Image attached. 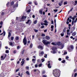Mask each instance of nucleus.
I'll use <instances>...</instances> for the list:
<instances>
[{
    "label": "nucleus",
    "instance_id": "obj_56",
    "mask_svg": "<svg viewBox=\"0 0 77 77\" xmlns=\"http://www.w3.org/2000/svg\"><path fill=\"white\" fill-rule=\"evenodd\" d=\"M77 75V74L76 73H75V74H74V77H76Z\"/></svg>",
    "mask_w": 77,
    "mask_h": 77
},
{
    "label": "nucleus",
    "instance_id": "obj_53",
    "mask_svg": "<svg viewBox=\"0 0 77 77\" xmlns=\"http://www.w3.org/2000/svg\"><path fill=\"white\" fill-rule=\"evenodd\" d=\"M30 11H31V10L30 9H29L28 10H27V12L28 13Z\"/></svg>",
    "mask_w": 77,
    "mask_h": 77
},
{
    "label": "nucleus",
    "instance_id": "obj_49",
    "mask_svg": "<svg viewBox=\"0 0 77 77\" xmlns=\"http://www.w3.org/2000/svg\"><path fill=\"white\" fill-rule=\"evenodd\" d=\"M44 22L45 23H48V22L47 21V20H44Z\"/></svg>",
    "mask_w": 77,
    "mask_h": 77
},
{
    "label": "nucleus",
    "instance_id": "obj_34",
    "mask_svg": "<svg viewBox=\"0 0 77 77\" xmlns=\"http://www.w3.org/2000/svg\"><path fill=\"white\" fill-rule=\"evenodd\" d=\"M26 73L27 75H29V74H30L29 72L28 71H27L26 72Z\"/></svg>",
    "mask_w": 77,
    "mask_h": 77
},
{
    "label": "nucleus",
    "instance_id": "obj_39",
    "mask_svg": "<svg viewBox=\"0 0 77 77\" xmlns=\"http://www.w3.org/2000/svg\"><path fill=\"white\" fill-rule=\"evenodd\" d=\"M67 54V52H66V51H65L64 53L63 54H62V55H65V54Z\"/></svg>",
    "mask_w": 77,
    "mask_h": 77
},
{
    "label": "nucleus",
    "instance_id": "obj_52",
    "mask_svg": "<svg viewBox=\"0 0 77 77\" xmlns=\"http://www.w3.org/2000/svg\"><path fill=\"white\" fill-rule=\"evenodd\" d=\"M42 64H40L38 66L39 67H40L42 66Z\"/></svg>",
    "mask_w": 77,
    "mask_h": 77
},
{
    "label": "nucleus",
    "instance_id": "obj_43",
    "mask_svg": "<svg viewBox=\"0 0 77 77\" xmlns=\"http://www.w3.org/2000/svg\"><path fill=\"white\" fill-rule=\"evenodd\" d=\"M34 4L35 5H38V4L37 3V2H34Z\"/></svg>",
    "mask_w": 77,
    "mask_h": 77
},
{
    "label": "nucleus",
    "instance_id": "obj_58",
    "mask_svg": "<svg viewBox=\"0 0 77 77\" xmlns=\"http://www.w3.org/2000/svg\"><path fill=\"white\" fill-rule=\"evenodd\" d=\"M53 53L54 54H55L56 51H55V50L53 51Z\"/></svg>",
    "mask_w": 77,
    "mask_h": 77
},
{
    "label": "nucleus",
    "instance_id": "obj_14",
    "mask_svg": "<svg viewBox=\"0 0 77 77\" xmlns=\"http://www.w3.org/2000/svg\"><path fill=\"white\" fill-rule=\"evenodd\" d=\"M38 48H41V50H43V46L41 45H39V46H38Z\"/></svg>",
    "mask_w": 77,
    "mask_h": 77
},
{
    "label": "nucleus",
    "instance_id": "obj_63",
    "mask_svg": "<svg viewBox=\"0 0 77 77\" xmlns=\"http://www.w3.org/2000/svg\"><path fill=\"white\" fill-rule=\"evenodd\" d=\"M58 60H59V61H61V60H62V59H61V58H59L58 59Z\"/></svg>",
    "mask_w": 77,
    "mask_h": 77
},
{
    "label": "nucleus",
    "instance_id": "obj_4",
    "mask_svg": "<svg viewBox=\"0 0 77 77\" xmlns=\"http://www.w3.org/2000/svg\"><path fill=\"white\" fill-rule=\"evenodd\" d=\"M27 42V40L25 36L24 37V38L23 40V44L25 45H26Z\"/></svg>",
    "mask_w": 77,
    "mask_h": 77
},
{
    "label": "nucleus",
    "instance_id": "obj_23",
    "mask_svg": "<svg viewBox=\"0 0 77 77\" xmlns=\"http://www.w3.org/2000/svg\"><path fill=\"white\" fill-rule=\"evenodd\" d=\"M76 35V33L75 32H74L72 34V36H75Z\"/></svg>",
    "mask_w": 77,
    "mask_h": 77
},
{
    "label": "nucleus",
    "instance_id": "obj_51",
    "mask_svg": "<svg viewBox=\"0 0 77 77\" xmlns=\"http://www.w3.org/2000/svg\"><path fill=\"white\" fill-rule=\"evenodd\" d=\"M14 39V37H11V40H13Z\"/></svg>",
    "mask_w": 77,
    "mask_h": 77
},
{
    "label": "nucleus",
    "instance_id": "obj_33",
    "mask_svg": "<svg viewBox=\"0 0 77 77\" xmlns=\"http://www.w3.org/2000/svg\"><path fill=\"white\" fill-rule=\"evenodd\" d=\"M0 77H4V75L3 73H1L0 74Z\"/></svg>",
    "mask_w": 77,
    "mask_h": 77
},
{
    "label": "nucleus",
    "instance_id": "obj_20",
    "mask_svg": "<svg viewBox=\"0 0 77 77\" xmlns=\"http://www.w3.org/2000/svg\"><path fill=\"white\" fill-rule=\"evenodd\" d=\"M57 45L59 46H60V45H62V44L60 42H58L57 43Z\"/></svg>",
    "mask_w": 77,
    "mask_h": 77
},
{
    "label": "nucleus",
    "instance_id": "obj_11",
    "mask_svg": "<svg viewBox=\"0 0 77 77\" xmlns=\"http://www.w3.org/2000/svg\"><path fill=\"white\" fill-rule=\"evenodd\" d=\"M18 7V3L17 2L16 3V4L15 5H14L13 7L14 8H16V7Z\"/></svg>",
    "mask_w": 77,
    "mask_h": 77
},
{
    "label": "nucleus",
    "instance_id": "obj_26",
    "mask_svg": "<svg viewBox=\"0 0 77 77\" xmlns=\"http://www.w3.org/2000/svg\"><path fill=\"white\" fill-rule=\"evenodd\" d=\"M9 4H10L9 2H8V3H7V4H6V6H7V7H9Z\"/></svg>",
    "mask_w": 77,
    "mask_h": 77
},
{
    "label": "nucleus",
    "instance_id": "obj_15",
    "mask_svg": "<svg viewBox=\"0 0 77 77\" xmlns=\"http://www.w3.org/2000/svg\"><path fill=\"white\" fill-rule=\"evenodd\" d=\"M73 50L71 48L69 47L68 48V50L69 52Z\"/></svg>",
    "mask_w": 77,
    "mask_h": 77
},
{
    "label": "nucleus",
    "instance_id": "obj_48",
    "mask_svg": "<svg viewBox=\"0 0 77 77\" xmlns=\"http://www.w3.org/2000/svg\"><path fill=\"white\" fill-rule=\"evenodd\" d=\"M56 48H53L52 50L53 51H55V49H56Z\"/></svg>",
    "mask_w": 77,
    "mask_h": 77
},
{
    "label": "nucleus",
    "instance_id": "obj_45",
    "mask_svg": "<svg viewBox=\"0 0 77 77\" xmlns=\"http://www.w3.org/2000/svg\"><path fill=\"white\" fill-rule=\"evenodd\" d=\"M35 59H32V61L33 63H35Z\"/></svg>",
    "mask_w": 77,
    "mask_h": 77
},
{
    "label": "nucleus",
    "instance_id": "obj_60",
    "mask_svg": "<svg viewBox=\"0 0 77 77\" xmlns=\"http://www.w3.org/2000/svg\"><path fill=\"white\" fill-rule=\"evenodd\" d=\"M20 48V46H18L17 47V49H19Z\"/></svg>",
    "mask_w": 77,
    "mask_h": 77
},
{
    "label": "nucleus",
    "instance_id": "obj_25",
    "mask_svg": "<svg viewBox=\"0 0 77 77\" xmlns=\"http://www.w3.org/2000/svg\"><path fill=\"white\" fill-rule=\"evenodd\" d=\"M11 6H13L14 4V2L13 1L11 2L10 3Z\"/></svg>",
    "mask_w": 77,
    "mask_h": 77
},
{
    "label": "nucleus",
    "instance_id": "obj_7",
    "mask_svg": "<svg viewBox=\"0 0 77 77\" xmlns=\"http://www.w3.org/2000/svg\"><path fill=\"white\" fill-rule=\"evenodd\" d=\"M26 24H28L29 25H30L32 23V21L31 20L29 19L28 20L27 22H26Z\"/></svg>",
    "mask_w": 77,
    "mask_h": 77
},
{
    "label": "nucleus",
    "instance_id": "obj_24",
    "mask_svg": "<svg viewBox=\"0 0 77 77\" xmlns=\"http://www.w3.org/2000/svg\"><path fill=\"white\" fill-rule=\"evenodd\" d=\"M64 34L63 33V32H62V33H61L60 34L61 36V37L64 36Z\"/></svg>",
    "mask_w": 77,
    "mask_h": 77
},
{
    "label": "nucleus",
    "instance_id": "obj_61",
    "mask_svg": "<svg viewBox=\"0 0 77 77\" xmlns=\"http://www.w3.org/2000/svg\"><path fill=\"white\" fill-rule=\"evenodd\" d=\"M44 28V26H42L41 27V28Z\"/></svg>",
    "mask_w": 77,
    "mask_h": 77
},
{
    "label": "nucleus",
    "instance_id": "obj_38",
    "mask_svg": "<svg viewBox=\"0 0 77 77\" xmlns=\"http://www.w3.org/2000/svg\"><path fill=\"white\" fill-rule=\"evenodd\" d=\"M74 20H72V25L73 26L74 25Z\"/></svg>",
    "mask_w": 77,
    "mask_h": 77
},
{
    "label": "nucleus",
    "instance_id": "obj_57",
    "mask_svg": "<svg viewBox=\"0 0 77 77\" xmlns=\"http://www.w3.org/2000/svg\"><path fill=\"white\" fill-rule=\"evenodd\" d=\"M66 59L67 60V59L69 58V57L68 56H66Z\"/></svg>",
    "mask_w": 77,
    "mask_h": 77
},
{
    "label": "nucleus",
    "instance_id": "obj_18",
    "mask_svg": "<svg viewBox=\"0 0 77 77\" xmlns=\"http://www.w3.org/2000/svg\"><path fill=\"white\" fill-rule=\"evenodd\" d=\"M3 33H4L3 35L4 36H5L6 33H5V31H3V33H2L1 34H0V35H3Z\"/></svg>",
    "mask_w": 77,
    "mask_h": 77
},
{
    "label": "nucleus",
    "instance_id": "obj_64",
    "mask_svg": "<svg viewBox=\"0 0 77 77\" xmlns=\"http://www.w3.org/2000/svg\"><path fill=\"white\" fill-rule=\"evenodd\" d=\"M30 41H28V42H27V44H30Z\"/></svg>",
    "mask_w": 77,
    "mask_h": 77
},
{
    "label": "nucleus",
    "instance_id": "obj_17",
    "mask_svg": "<svg viewBox=\"0 0 77 77\" xmlns=\"http://www.w3.org/2000/svg\"><path fill=\"white\" fill-rule=\"evenodd\" d=\"M69 32V29L67 30V35H70V33Z\"/></svg>",
    "mask_w": 77,
    "mask_h": 77
},
{
    "label": "nucleus",
    "instance_id": "obj_54",
    "mask_svg": "<svg viewBox=\"0 0 77 77\" xmlns=\"http://www.w3.org/2000/svg\"><path fill=\"white\" fill-rule=\"evenodd\" d=\"M66 32V30H64V29L63 30V32H63V33H64V32Z\"/></svg>",
    "mask_w": 77,
    "mask_h": 77
},
{
    "label": "nucleus",
    "instance_id": "obj_41",
    "mask_svg": "<svg viewBox=\"0 0 77 77\" xmlns=\"http://www.w3.org/2000/svg\"><path fill=\"white\" fill-rule=\"evenodd\" d=\"M54 11L55 12V13L57 12L58 11V9H55L54 10Z\"/></svg>",
    "mask_w": 77,
    "mask_h": 77
},
{
    "label": "nucleus",
    "instance_id": "obj_16",
    "mask_svg": "<svg viewBox=\"0 0 77 77\" xmlns=\"http://www.w3.org/2000/svg\"><path fill=\"white\" fill-rule=\"evenodd\" d=\"M26 18V16H22V17L21 20H25Z\"/></svg>",
    "mask_w": 77,
    "mask_h": 77
},
{
    "label": "nucleus",
    "instance_id": "obj_42",
    "mask_svg": "<svg viewBox=\"0 0 77 77\" xmlns=\"http://www.w3.org/2000/svg\"><path fill=\"white\" fill-rule=\"evenodd\" d=\"M45 71H43L42 72V75H43V74H45Z\"/></svg>",
    "mask_w": 77,
    "mask_h": 77
},
{
    "label": "nucleus",
    "instance_id": "obj_22",
    "mask_svg": "<svg viewBox=\"0 0 77 77\" xmlns=\"http://www.w3.org/2000/svg\"><path fill=\"white\" fill-rule=\"evenodd\" d=\"M46 38L47 40H49L50 39V37L47 36L46 37Z\"/></svg>",
    "mask_w": 77,
    "mask_h": 77
},
{
    "label": "nucleus",
    "instance_id": "obj_28",
    "mask_svg": "<svg viewBox=\"0 0 77 77\" xmlns=\"http://www.w3.org/2000/svg\"><path fill=\"white\" fill-rule=\"evenodd\" d=\"M11 36V33L10 32H9L8 33V37L9 38Z\"/></svg>",
    "mask_w": 77,
    "mask_h": 77
},
{
    "label": "nucleus",
    "instance_id": "obj_8",
    "mask_svg": "<svg viewBox=\"0 0 77 77\" xmlns=\"http://www.w3.org/2000/svg\"><path fill=\"white\" fill-rule=\"evenodd\" d=\"M44 54V53L43 51H42L40 53H39V56H42Z\"/></svg>",
    "mask_w": 77,
    "mask_h": 77
},
{
    "label": "nucleus",
    "instance_id": "obj_40",
    "mask_svg": "<svg viewBox=\"0 0 77 77\" xmlns=\"http://www.w3.org/2000/svg\"><path fill=\"white\" fill-rule=\"evenodd\" d=\"M37 23V20H34V24H36Z\"/></svg>",
    "mask_w": 77,
    "mask_h": 77
},
{
    "label": "nucleus",
    "instance_id": "obj_6",
    "mask_svg": "<svg viewBox=\"0 0 77 77\" xmlns=\"http://www.w3.org/2000/svg\"><path fill=\"white\" fill-rule=\"evenodd\" d=\"M15 42L17 43H18L19 42V37L18 36L16 37L15 38Z\"/></svg>",
    "mask_w": 77,
    "mask_h": 77
},
{
    "label": "nucleus",
    "instance_id": "obj_1",
    "mask_svg": "<svg viewBox=\"0 0 77 77\" xmlns=\"http://www.w3.org/2000/svg\"><path fill=\"white\" fill-rule=\"evenodd\" d=\"M60 72L59 69H56L53 70V74L54 76L56 77H59Z\"/></svg>",
    "mask_w": 77,
    "mask_h": 77
},
{
    "label": "nucleus",
    "instance_id": "obj_32",
    "mask_svg": "<svg viewBox=\"0 0 77 77\" xmlns=\"http://www.w3.org/2000/svg\"><path fill=\"white\" fill-rule=\"evenodd\" d=\"M34 30L35 31V32H38V30H37V29H34Z\"/></svg>",
    "mask_w": 77,
    "mask_h": 77
},
{
    "label": "nucleus",
    "instance_id": "obj_62",
    "mask_svg": "<svg viewBox=\"0 0 77 77\" xmlns=\"http://www.w3.org/2000/svg\"><path fill=\"white\" fill-rule=\"evenodd\" d=\"M16 52H17V51H13V53H14V54H16Z\"/></svg>",
    "mask_w": 77,
    "mask_h": 77
},
{
    "label": "nucleus",
    "instance_id": "obj_29",
    "mask_svg": "<svg viewBox=\"0 0 77 77\" xmlns=\"http://www.w3.org/2000/svg\"><path fill=\"white\" fill-rule=\"evenodd\" d=\"M25 50H23V51H21V54H23L24 53Z\"/></svg>",
    "mask_w": 77,
    "mask_h": 77
},
{
    "label": "nucleus",
    "instance_id": "obj_55",
    "mask_svg": "<svg viewBox=\"0 0 77 77\" xmlns=\"http://www.w3.org/2000/svg\"><path fill=\"white\" fill-rule=\"evenodd\" d=\"M44 25L46 26H47L48 25V24L47 23H44Z\"/></svg>",
    "mask_w": 77,
    "mask_h": 77
},
{
    "label": "nucleus",
    "instance_id": "obj_37",
    "mask_svg": "<svg viewBox=\"0 0 77 77\" xmlns=\"http://www.w3.org/2000/svg\"><path fill=\"white\" fill-rule=\"evenodd\" d=\"M61 62L63 63H65V60H63L61 61Z\"/></svg>",
    "mask_w": 77,
    "mask_h": 77
},
{
    "label": "nucleus",
    "instance_id": "obj_36",
    "mask_svg": "<svg viewBox=\"0 0 77 77\" xmlns=\"http://www.w3.org/2000/svg\"><path fill=\"white\" fill-rule=\"evenodd\" d=\"M5 53H6L7 54H8L9 53V51L8 50H6L5 51Z\"/></svg>",
    "mask_w": 77,
    "mask_h": 77
},
{
    "label": "nucleus",
    "instance_id": "obj_19",
    "mask_svg": "<svg viewBox=\"0 0 77 77\" xmlns=\"http://www.w3.org/2000/svg\"><path fill=\"white\" fill-rule=\"evenodd\" d=\"M51 31H53V28H54V26L53 25H52L51 26Z\"/></svg>",
    "mask_w": 77,
    "mask_h": 77
},
{
    "label": "nucleus",
    "instance_id": "obj_59",
    "mask_svg": "<svg viewBox=\"0 0 77 77\" xmlns=\"http://www.w3.org/2000/svg\"><path fill=\"white\" fill-rule=\"evenodd\" d=\"M42 36H45V35L44 34H42Z\"/></svg>",
    "mask_w": 77,
    "mask_h": 77
},
{
    "label": "nucleus",
    "instance_id": "obj_46",
    "mask_svg": "<svg viewBox=\"0 0 77 77\" xmlns=\"http://www.w3.org/2000/svg\"><path fill=\"white\" fill-rule=\"evenodd\" d=\"M47 54H45V55L44 56V57L45 58H46L47 57Z\"/></svg>",
    "mask_w": 77,
    "mask_h": 77
},
{
    "label": "nucleus",
    "instance_id": "obj_13",
    "mask_svg": "<svg viewBox=\"0 0 77 77\" xmlns=\"http://www.w3.org/2000/svg\"><path fill=\"white\" fill-rule=\"evenodd\" d=\"M42 10V8L39 10V14H42L43 13V11L42 10Z\"/></svg>",
    "mask_w": 77,
    "mask_h": 77
},
{
    "label": "nucleus",
    "instance_id": "obj_44",
    "mask_svg": "<svg viewBox=\"0 0 77 77\" xmlns=\"http://www.w3.org/2000/svg\"><path fill=\"white\" fill-rule=\"evenodd\" d=\"M4 14H5V13H4L3 12H2V14H1L2 16H4Z\"/></svg>",
    "mask_w": 77,
    "mask_h": 77
},
{
    "label": "nucleus",
    "instance_id": "obj_3",
    "mask_svg": "<svg viewBox=\"0 0 77 77\" xmlns=\"http://www.w3.org/2000/svg\"><path fill=\"white\" fill-rule=\"evenodd\" d=\"M42 42L45 45H47L48 44H50L51 42H46V40H42Z\"/></svg>",
    "mask_w": 77,
    "mask_h": 77
},
{
    "label": "nucleus",
    "instance_id": "obj_47",
    "mask_svg": "<svg viewBox=\"0 0 77 77\" xmlns=\"http://www.w3.org/2000/svg\"><path fill=\"white\" fill-rule=\"evenodd\" d=\"M67 2H64L63 3V5H66L67 4Z\"/></svg>",
    "mask_w": 77,
    "mask_h": 77
},
{
    "label": "nucleus",
    "instance_id": "obj_2",
    "mask_svg": "<svg viewBox=\"0 0 77 77\" xmlns=\"http://www.w3.org/2000/svg\"><path fill=\"white\" fill-rule=\"evenodd\" d=\"M48 63H49L48 64V65H47L48 67V68L51 69V65H52L53 62L52 61H49L48 62Z\"/></svg>",
    "mask_w": 77,
    "mask_h": 77
},
{
    "label": "nucleus",
    "instance_id": "obj_21",
    "mask_svg": "<svg viewBox=\"0 0 77 77\" xmlns=\"http://www.w3.org/2000/svg\"><path fill=\"white\" fill-rule=\"evenodd\" d=\"M9 44L10 45V46H13V44L12 42H9Z\"/></svg>",
    "mask_w": 77,
    "mask_h": 77
},
{
    "label": "nucleus",
    "instance_id": "obj_35",
    "mask_svg": "<svg viewBox=\"0 0 77 77\" xmlns=\"http://www.w3.org/2000/svg\"><path fill=\"white\" fill-rule=\"evenodd\" d=\"M51 45H56L57 44H55V43L54 42H52L51 43Z\"/></svg>",
    "mask_w": 77,
    "mask_h": 77
},
{
    "label": "nucleus",
    "instance_id": "obj_30",
    "mask_svg": "<svg viewBox=\"0 0 77 77\" xmlns=\"http://www.w3.org/2000/svg\"><path fill=\"white\" fill-rule=\"evenodd\" d=\"M33 46V45H32V43H31L30 45V48H32Z\"/></svg>",
    "mask_w": 77,
    "mask_h": 77
},
{
    "label": "nucleus",
    "instance_id": "obj_12",
    "mask_svg": "<svg viewBox=\"0 0 77 77\" xmlns=\"http://www.w3.org/2000/svg\"><path fill=\"white\" fill-rule=\"evenodd\" d=\"M24 60V59H23L22 61L21 62V63H22V64H21V65L22 66H23V65L24 63L25 60Z\"/></svg>",
    "mask_w": 77,
    "mask_h": 77
},
{
    "label": "nucleus",
    "instance_id": "obj_27",
    "mask_svg": "<svg viewBox=\"0 0 77 77\" xmlns=\"http://www.w3.org/2000/svg\"><path fill=\"white\" fill-rule=\"evenodd\" d=\"M69 48H71L72 49V50H73V49H74V47H73V45H70V47Z\"/></svg>",
    "mask_w": 77,
    "mask_h": 77
},
{
    "label": "nucleus",
    "instance_id": "obj_31",
    "mask_svg": "<svg viewBox=\"0 0 77 77\" xmlns=\"http://www.w3.org/2000/svg\"><path fill=\"white\" fill-rule=\"evenodd\" d=\"M56 20L55 19V20H54V23H55V28L56 27Z\"/></svg>",
    "mask_w": 77,
    "mask_h": 77
},
{
    "label": "nucleus",
    "instance_id": "obj_9",
    "mask_svg": "<svg viewBox=\"0 0 77 77\" xmlns=\"http://www.w3.org/2000/svg\"><path fill=\"white\" fill-rule=\"evenodd\" d=\"M63 1H60L59 3H58V5L60 6H61V5H63L62 4L63 3Z\"/></svg>",
    "mask_w": 77,
    "mask_h": 77
},
{
    "label": "nucleus",
    "instance_id": "obj_50",
    "mask_svg": "<svg viewBox=\"0 0 77 77\" xmlns=\"http://www.w3.org/2000/svg\"><path fill=\"white\" fill-rule=\"evenodd\" d=\"M0 25H3V22H2V21L0 22Z\"/></svg>",
    "mask_w": 77,
    "mask_h": 77
},
{
    "label": "nucleus",
    "instance_id": "obj_5",
    "mask_svg": "<svg viewBox=\"0 0 77 77\" xmlns=\"http://www.w3.org/2000/svg\"><path fill=\"white\" fill-rule=\"evenodd\" d=\"M5 56L4 57L3 56H2L1 57V60H4L7 56V55L6 54H5Z\"/></svg>",
    "mask_w": 77,
    "mask_h": 77
},
{
    "label": "nucleus",
    "instance_id": "obj_10",
    "mask_svg": "<svg viewBox=\"0 0 77 77\" xmlns=\"http://www.w3.org/2000/svg\"><path fill=\"white\" fill-rule=\"evenodd\" d=\"M75 26H73L72 27V28L71 29V30L72 31H74V30H75Z\"/></svg>",
    "mask_w": 77,
    "mask_h": 77
}]
</instances>
